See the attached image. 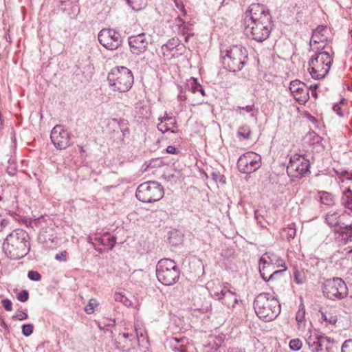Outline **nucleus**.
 Returning a JSON list of instances; mask_svg holds the SVG:
<instances>
[{
    "label": "nucleus",
    "mask_w": 352,
    "mask_h": 352,
    "mask_svg": "<svg viewBox=\"0 0 352 352\" xmlns=\"http://www.w3.org/2000/svg\"><path fill=\"white\" fill-rule=\"evenodd\" d=\"M30 236L22 229H16L4 240L3 249L11 259H19L26 256L30 250Z\"/></svg>",
    "instance_id": "1"
},
{
    "label": "nucleus",
    "mask_w": 352,
    "mask_h": 352,
    "mask_svg": "<svg viewBox=\"0 0 352 352\" xmlns=\"http://www.w3.org/2000/svg\"><path fill=\"white\" fill-rule=\"evenodd\" d=\"M254 309L258 317L266 322L274 320L280 313L279 301L269 293H261L254 299Z\"/></svg>",
    "instance_id": "2"
},
{
    "label": "nucleus",
    "mask_w": 352,
    "mask_h": 352,
    "mask_svg": "<svg viewBox=\"0 0 352 352\" xmlns=\"http://www.w3.org/2000/svg\"><path fill=\"white\" fill-rule=\"evenodd\" d=\"M107 80L114 91L124 93L128 91L133 84L132 72L124 66H117L108 74Z\"/></svg>",
    "instance_id": "3"
},
{
    "label": "nucleus",
    "mask_w": 352,
    "mask_h": 352,
    "mask_svg": "<svg viewBox=\"0 0 352 352\" xmlns=\"http://www.w3.org/2000/svg\"><path fill=\"white\" fill-rule=\"evenodd\" d=\"M221 54L223 67L232 72L241 71L248 58L247 50L241 45H233Z\"/></svg>",
    "instance_id": "4"
},
{
    "label": "nucleus",
    "mask_w": 352,
    "mask_h": 352,
    "mask_svg": "<svg viewBox=\"0 0 352 352\" xmlns=\"http://www.w3.org/2000/svg\"><path fill=\"white\" fill-rule=\"evenodd\" d=\"M180 271L173 260L163 258L156 265L158 280L165 285H173L179 280Z\"/></svg>",
    "instance_id": "5"
},
{
    "label": "nucleus",
    "mask_w": 352,
    "mask_h": 352,
    "mask_svg": "<svg viewBox=\"0 0 352 352\" xmlns=\"http://www.w3.org/2000/svg\"><path fill=\"white\" fill-rule=\"evenodd\" d=\"M333 58L329 53L320 51L309 60V70L312 78L321 79L329 73Z\"/></svg>",
    "instance_id": "6"
},
{
    "label": "nucleus",
    "mask_w": 352,
    "mask_h": 352,
    "mask_svg": "<svg viewBox=\"0 0 352 352\" xmlns=\"http://www.w3.org/2000/svg\"><path fill=\"white\" fill-rule=\"evenodd\" d=\"M135 196L142 202H155L163 197L164 189L158 182L149 181L138 186L135 192Z\"/></svg>",
    "instance_id": "7"
},
{
    "label": "nucleus",
    "mask_w": 352,
    "mask_h": 352,
    "mask_svg": "<svg viewBox=\"0 0 352 352\" xmlns=\"http://www.w3.org/2000/svg\"><path fill=\"white\" fill-rule=\"evenodd\" d=\"M272 21L261 22H245V33L249 37L257 42L266 40L272 30Z\"/></svg>",
    "instance_id": "8"
},
{
    "label": "nucleus",
    "mask_w": 352,
    "mask_h": 352,
    "mask_svg": "<svg viewBox=\"0 0 352 352\" xmlns=\"http://www.w3.org/2000/svg\"><path fill=\"white\" fill-rule=\"evenodd\" d=\"M322 289L324 295L330 300L342 299L348 294L346 283L338 277L326 280Z\"/></svg>",
    "instance_id": "9"
},
{
    "label": "nucleus",
    "mask_w": 352,
    "mask_h": 352,
    "mask_svg": "<svg viewBox=\"0 0 352 352\" xmlns=\"http://www.w3.org/2000/svg\"><path fill=\"white\" fill-rule=\"evenodd\" d=\"M310 162L303 155L294 154L290 157L287 167L289 177L301 178L310 174Z\"/></svg>",
    "instance_id": "10"
},
{
    "label": "nucleus",
    "mask_w": 352,
    "mask_h": 352,
    "mask_svg": "<svg viewBox=\"0 0 352 352\" xmlns=\"http://www.w3.org/2000/svg\"><path fill=\"white\" fill-rule=\"evenodd\" d=\"M261 164L260 155L254 152H247L238 159L237 168L242 173L250 174L258 170Z\"/></svg>",
    "instance_id": "11"
},
{
    "label": "nucleus",
    "mask_w": 352,
    "mask_h": 352,
    "mask_svg": "<svg viewBox=\"0 0 352 352\" xmlns=\"http://www.w3.org/2000/svg\"><path fill=\"white\" fill-rule=\"evenodd\" d=\"M99 43L109 50H117L122 44L120 34L113 29L104 28L98 34Z\"/></svg>",
    "instance_id": "12"
},
{
    "label": "nucleus",
    "mask_w": 352,
    "mask_h": 352,
    "mask_svg": "<svg viewBox=\"0 0 352 352\" xmlns=\"http://www.w3.org/2000/svg\"><path fill=\"white\" fill-rule=\"evenodd\" d=\"M50 138L54 146L60 150L67 148L71 144L69 133L61 125H56L52 129Z\"/></svg>",
    "instance_id": "13"
},
{
    "label": "nucleus",
    "mask_w": 352,
    "mask_h": 352,
    "mask_svg": "<svg viewBox=\"0 0 352 352\" xmlns=\"http://www.w3.org/2000/svg\"><path fill=\"white\" fill-rule=\"evenodd\" d=\"M294 99L300 104H305L309 99V91L307 86L299 80H292L289 87Z\"/></svg>",
    "instance_id": "14"
},
{
    "label": "nucleus",
    "mask_w": 352,
    "mask_h": 352,
    "mask_svg": "<svg viewBox=\"0 0 352 352\" xmlns=\"http://www.w3.org/2000/svg\"><path fill=\"white\" fill-rule=\"evenodd\" d=\"M128 44L132 54L140 55L144 53L148 44L146 36L144 33L132 35L128 38Z\"/></svg>",
    "instance_id": "15"
},
{
    "label": "nucleus",
    "mask_w": 352,
    "mask_h": 352,
    "mask_svg": "<svg viewBox=\"0 0 352 352\" xmlns=\"http://www.w3.org/2000/svg\"><path fill=\"white\" fill-rule=\"evenodd\" d=\"M310 335L306 338V342L311 351V352H320L322 351V342L324 340L327 339L324 335L320 334L319 332L314 331H310Z\"/></svg>",
    "instance_id": "16"
},
{
    "label": "nucleus",
    "mask_w": 352,
    "mask_h": 352,
    "mask_svg": "<svg viewBox=\"0 0 352 352\" xmlns=\"http://www.w3.org/2000/svg\"><path fill=\"white\" fill-rule=\"evenodd\" d=\"M263 265L267 268L280 267L285 265V261L276 254L270 252H265L259 259V265Z\"/></svg>",
    "instance_id": "17"
},
{
    "label": "nucleus",
    "mask_w": 352,
    "mask_h": 352,
    "mask_svg": "<svg viewBox=\"0 0 352 352\" xmlns=\"http://www.w3.org/2000/svg\"><path fill=\"white\" fill-rule=\"evenodd\" d=\"M214 295L228 307H234L238 302L236 294L231 290H221L220 292H215Z\"/></svg>",
    "instance_id": "18"
},
{
    "label": "nucleus",
    "mask_w": 352,
    "mask_h": 352,
    "mask_svg": "<svg viewBox=\"0 0 352 352\" xmlns=\"http://www.w3.org/2000/svg\"><path fill=\"white\" fill-rule=\"evenodd\" d=\"M158 120L160 122L157 124V127L162 133H164L167 131H170L175 133L177 132V130L172 129L177 124V122L174 118L168 116L167 113H165L164 116L159 118Z\"/></svg>",
    "instance_id": "19"
},
{
    "label": "nucleus",
    "mask_w": 352,
    "mask_h": 352,
    "mask_svg": "<svg viewBox=\"0 0 352 352\" xmlns=\"http://www.w3.org/2000/svg\"><path fill=\"white\" fill-rule=\"evenodd\" d=\"M327 31L326 28L323 26H318L313 32V34L310 39V45L312 46L314 44H319L318 50H322L324 47L323 43L327 41V36L324 34V32Z\"/></svg>",
    "instance_id": "20"
},
{
    "label": "nucleus",
    "mask_w": 352,
    "mask_h": 352,
    "mask_svg": "<svg viewBox=\"0 0 352 352\" xmlns=\"http://www.w3.org/2000/svg\"><path fill=\"white\" fill-rule=\"evenodd\" d=\"M334 232L339 234L344 244L352 243V223L340 226L334 229Z\"/></svg>",
    "instance_id": "21"
},
{
    "label": "nucleus",
    "mask_w": 352,
    "mask_h": 352,
    "mask_svg": "<svg viewBox=\"0 0 352 352\" xmlns=\"http://www.w3.org/2000/svg\"><path fill=\"white\" fill-rule=\"evenodd\" d=\"M340 203L345 209L352 212V190L350 188H347L342 192Z\"/></svg>",
    "instance_id": "22"
},
{
    "label": "nucleus",
    "mask_w": 352,
    "mask_h": 352,
    "mask_svg": "<svg viewBox=\"0 0 352 352\" xmlns=\"http://www.w3.org/2000/svg\"><path fill=\"white\" fill-rule=\"evenodd\" d=\"M264 18L266 19L267 21H272L271 16L267 10L263 13L255 12V14H252L251 16L247 15L244 21L245 22H263Z\"/></svg>",
    "instance_id": "23"
},
{
    "label": "nucleus",
    "mask_w": 352,
    "mask_h": 352,
    "mask_svg": "<svg viewBox=\"0 0 352 352\" xmlns=\"http://www.w3.org/2000/svg\"><path fill=\"white\" fill-rule=\"evenodd\" d=\"M325 221L327 223L331 226H338V228L340 225H339L340 221V216L336 212H329L326 215Z\"/></svg>",
    "instance_id": "24"
},
{
    "label": "nucleus",
    "mask_w": 352,
    "mask_h": 352,
    "mask_svg": "<svg viewBox=\"0 0 352 352\" xmlns=\"http://www.w3.org/2000/svg\"><path fill=\"white\" fill-rule=\"evenodd\" d=\"M188 86L190 91L195 94L197 92H200L202 96H205V91L203 89L202 86L197 82V78H191L189 80Z\"/></svg>",
    "instance_id": "25"
},
{
    "label": "nucleus",
    "mask_w": 352,
    "mask_h": 352,
    "mask_svg": "<svg viewBox=\"0 0 352 352\" xmlns=\"http://www.w3.org/2000/svg\"><path fill=\"white\" fill-rule=\"evenodd\" d=\"M320 202L326 206H330L334 204V197L331 193L327 191L319 192Z\"/></svg>",
    "instance_id": "26"
},
{
    "label": "nucleus",
    "mask_w": 352,
    "mask_h": 352,
    "mask_svg": "<svg viewBox=\"0 0 352 352\" xmlns=\"http://www.w3.org/2000/svg\"><path fill=\"white\" fill-rule=\"evenodd\" d=\"M128 5L135 11L141 10L146 6L147 0H126Z\"/></svg>",
    "instance_id": "27"
},
{
    "label": "nucleus",
    "mask_w": 352,
    "mask_h": 352,
    "mask_svg": "<svg viewBox=\"0 0 352 352\" xmlns=\"http://www.w3.org/2000/svg\"><path fill=\"white\" fill-rule=\"evenodd\" d=\"M265 10H267L263 5H261L259 3L252 4L250 6V8L248 10L249 13H250V14L248 16H251L252 14H255V12L263 13Z\"/></svg>",
    "instance_id": "28"
},
{
    "label": "nucleus",
    "mask_w": 352,
    "mask_h": 352,
    "mask_svg": "<svg viewBox=\"0 0 352 352\" xmlns=\"http://www.w3.org/2000/svg\"><path fill=\"white\" fill-rule=\"evenodd\" d=\"M251 134V130L250 128L247 126H242L239 127L237 135L240 138H243V139H248Z\"/></svg>",
    "instance_id": "29"
},
{
    "label": "nucleus",
    "mask_w": 352,
    "mask_h": 352,
    "mask_svg": "<svg viewBox=\"0 0 352 352\" xmlns=\"http://www.w3.org/2000/svg\"><path fill=\"white\" fill-rule=\"evenodd\" d=\"M179 45V40L176 38H173L168 40V41L166 44L163 45L162 48V49L165 48L166 50L170 51V50H173L174 48H175L176 47H177Z\"/></svg>",
    "instance_id": "30"
},
{
    "label": "nucleus",
    "mask_w": 352,
    "mask_h": 352,
    "mask_svg": "<svg viewBox=\"0 0 352 352\" xmlns=\"http://www.w3.org/2000/svg\"><path fill=\"white\" fill-rule=\"evenodd\" d=\"M305 317V308L303 302L299 305L298 311L296 314V320L298 323L302 322Z\"/></svg>",
    "instance_id": "31"
},
{
    "label": "nucleus",
    "mask_w": 352,
    "mask_h": 352,
    "mask_svg": "<svg viewBox=\"0 0 352 352\" xmlns=\"http://www.w3.org/2000/svg\"><path fill=\"white\" fill-rule=\"evenodd\" d=\"M113 298L116 301L120 302L125 306H129L131 304V302L121 293H116Z\"/></svg>",
    "instance_id": "32"
},
{
    "label": "nucleus",
    "mask_w": 352,
    "mask_h": 352,
    "mask_svg": "<svg viewBox=\"0 0 352 352\" xmlns=\"http://www.w3.org/2000/svg\"><path fill=\"white\" fill-rule=\"evenodd\" d=\"M294 279L298 285H302L305 281L304 273L295 270L294 272Z\"/></svg>",
    "instance_id": "33"
},
{
    "label": "nucleus",
    "mask_w": 352,
    "mask_h": 352,
    "mask_svg": "<svg viewBox=\"0 0 352 352\" xmlns=\"http://www.w3.org/2000/svg\"><path fill=\"white\" fill-rule=\"evenodd\" d=\"M289 348L293 351H299L302 347V342L298 338L292 339L289 342Z\"/></svg>",
    "instance_id": "34"
},
{
    "label": "nucleus",
    "mask_w": 352,
    "mask_h": 352,
    "mask_svg": "<svg viewBox=\"0 0 352 352\" xmlns=\"http://www.w3.org/2000/svg\"><path fill=\"white\" fill-rule=\"evenodd\" d=\"M281 267H283V269L274 271L268 277V280H274L279 276H283V274L286 272L287 268L285 265Z\"/></svg>",
    "instance_id": "35"
},
{
    "label": "nucleus",
    "mask_w": 352,
    "mask_h": 352,
    "mask_svg": "<svg viewBox=\"0 0 352 352\" xmlns=\"http://www.w3.org/2000/svg\"><path fill=\"white\" fill-rule=\"evenodd\" d=\"M33 324H26L22 326V333L24 336L28 337L33 332Z\"/></svg>",
    "instance_id": "36"
},
{
    "label": "nucleus",
    "mask_w": 352,
    "mask_h": 352,
    "mask_svg": "<svg viewBox=\"0 0 352 352\" xmlns=\"http://www.w3.org/2000/svg\"><path fill=\"white\" fill-rule=\"evenodd\" d=\"M116 243V239L115 236H110L109 235H107V237H106V239L104 241V244L103 245L108 246L109 250H111L113 248Z\"/></svg>",
    "instance_id": "37"
},
{
    "label": "nucleus",
    "mask_w": 352,
    "mask_h": 352,
    "mask_svg": "<svg viewBox=\"0 0 352 352\" xmlns=\"http://www.w3.org/2000/svg\"><path fill=\"white\" fill-rule=\"evenodd\" d=\"M17 299L22 302H25L26 301H28V298H29V292L28 290L26 289H23L22 290L21 292H19L18 294H17V296H16Z\"/></svg>",
    "instance_id": "38"
},
{
    "label": "nucleus",
    "mask_w": 352,
    "mask_h": 352,
    "mask_svg": "<svg viewBox=\"0 0 352 352\" xmlns=\"http://www.w3.org/2000/svg\"><path fill=\"white\" fill-rule=\"evenodd\" d=\"M28 277L30 280H34V281H38L41 279V275L37 271H34V270H31V271L28 272Z\"/></svg>",
    "instance_id": "39"
},
{
    "label": "nucleus",
    "mask_w": 352,
    "mask_h": 352,
    "mask_svg": "<svg viewBox=\"0 0 352 352\" xmlns=\"http://www.w3.org/2000/svg\"><path fill=\"white\" fill-rule=\"evenodd\" d=\"M341 352H352V340H347L343 343Z\"/></svg>",
    "instance_id": "40"
},
{
    "label": "nucleus",
    "mask_w": 352,
    "mask_h": 352,
    "mask_svg": "<svg viewBox=\"0 0 352 352\" xmlns=\"http://www.w3.org/2000/svg\"><path fill=\"white\" fill-rule=\"evenodd\" d=\"M95 305L96 301L94 299H91L85 308V312L88 314H92L94 310Z\"/></svg>",
    "instance_id": "41"
},
{
    "label": "nucleus",
    "mask_w": 352,
    "mask_h": 352,
    "mask_svg": "<svg viewBox=\"0 0 352 352\" xmlns=\"http://www.w3.org/2000/svg\"><path fill=\"white\" fill-rule=\"evenodd\" d=\"M1 304L6 311H12V303L10 300L6 298L1 300Z\"/></svg>",
    "instance_id": "42"
},
{
    "label": "nucleus",
    "mask_w": 352,
    "mask_h": 352,
    "mask_svg": "<svg viewBox=\"0 0 352 352\" xmlns=\"http://www.w3.org/2000/svg\"><path fill=\"white\" fill-rule=\"evenodd\" d=\"M68 253L66 251H62L61 252L56 254L55 259L59 261H65L67 258Z\"/></svg>",
    "instance_id": "43"
},
{
    "label": "nucleus",
    "mask_w": 352,
    "mask_h": 352,
    "mask_svg": "<svg viewBox=\"0 0 352 352\" xmlns=\"http://www.w3.org/2000/svg\"><path fill=\"white\" fill-rule=\"evenodd\" d=\"M322 318L324 320L328 322L329 324H335L337 322V316H331L329 318H327L326 315L322 314Z\"/></svg>",
    "instance_id": "44"
},
{
    "label": "nucleus",
    "mask_w": 352,
    "mask_h": 352,
    "mask_svg": "<svg viewBox=\"0 0 352 352\" xmlns=\"http://www.w3.org/2000/svg\"><path fill=\"white\" fill-rule=\"evenodd\" d=\"M296 229L294 228H293L292 226H289L287 228V235L288 239H294L296 236Z\"/></svg>",
    "instance_id": "45"
},
{
    "label": "nucleus",
    "mask_w": 352,
    "mask_h": 352,
    "mask_svg": "<svg viewBox=\"0 0 352 352\" xmlns=\"http://www.w3.org/2000/svg\"><path fill=\"white\" fill-rule=\"evenodd\" d=\"M28 317V314L25 311H20L16 316H14L13 319H17L19 320H23L27 319Z\"/></svg>",
    "instance_id": "46"
},
{
    "label": "nucleus",
    "mask_w": 352,
    "mask_h": 352,
    "mask_svg": "<svg viewBox=\"0 0 352 352\" xmlns=\"http://www.w3.org/2000/svg\"><path fill=\"white\" fill-rule=\"evenodd\" d=\"M333 110L334 112H336L337 113V115H338L340 117H343L344 116V113L342 112V109H341V107H340V105L338 104H335L333 106Z\"/></svg>",
    "instance_id": "47"
},
{
    "label": "nucleus",
    "mask_w": 352,
    "mask_h": 352,
    "mask_svg": "<svg viewBox=\"0 0 352 352\" xmlns=\"http://www.w3.org/2000/svg\"><path fill=\"white\" fill-rule=\"evenodd\" d=\"M267 269V267L265 266H261L259 265V272H260V274H261V278H263V280H264L265 281H269L270 280H268V278H267V276H265V270Z\"/></svg>",
    "instance_id": "48"
},
{
    "label": "nucleus",
    "mask_w": 352,
    "mask_h": 352,
    "mask_svg": "<svg viewBox=\"0 0 352 352\" xmlns=\"http://www.w3.org/2000/svg\"><path fill=\"white\" fill-rule=\"evenodd\" d=\"M237 108L240 110H244L247 113H252L254 110V105L252 104L245 107H238Z\"/></svg>",
    "instance_id": "49"
},
{
    "label": "nucleus",
    "mask_w": 352,
    "mask_h": 352,
    "mask_svg": "<svg viewBox=\"0 0 352 352\" xmlns=\"http://www.w3.org/2000/svg\"><path fill=\"white\" fill-rule=\"evenodd\" d=\"M166 152L170 154H177L179 151L174 146H168L166 148Z\"/></svg>",
    "instance_id": "50"
},
{
    "label": "nucleus",
    "mask_w": 352,
    "mask_h": 352,
    "mask_svg": "<svg viewBox=\"0 0 352 352\" xmlns=\"http://www.w3.org/2000/svg\"><path fill=\"white\" fill-rule=\"evenodd\" d=\"M8 221L6 219L0 218V232L8 226Z\"/></svg>",
    "instance_id": "51"
},
{
    "label": "nucleus",
    "mask_w": 352,
    "mask_h": 352,
    "mask_svg": "<svg viewBox=\"0 0 352 352\" xmlns=\"http://www.w3.org/2000/svg\"><path fill=\"white\" fill-rule=\"evenodd\" d=\"M342 175L346 179L352 180V172L349 173L346 170H344L342 173Z\"/></svg>",
    "instance_id": "52"
},
{
    "label": "nucleus",
    "mask_w": 352,
    "mask_h": 352,
    "mask_svg": "<svg viewBox=\"0 0 352 352\" xmlns=\"http://www.w3.org/2000/svg\"><path fill=\"white\" fill-rule=\"evenodd\" d=\"M106 237L107 235L104 236H96L94 238V240L98 241L101 245H103L104 244Z\"/></svg>",
    "instance_id": "53"
},
{
    "label": "nucleus",
    "mask_w": 352,
    "mask_h": 352,
    "mask_svg": "<svg viewBox=\"0 0 352 352\" xmlns=\"http://www.w3.org/2000/svg\"><path fill=\"white\" fill-rule=\"evenodd\" d=\"M189 30H190V25L189 24H186L185 23V21H182V29L181 30L182 33L184 34H185V31H188Z\"/></svg>",
    "instance_id": "54"
},
{
    "label": "nucleus",
    "mask_w": 352,
    "mask_h": 352,
    "mask_svg": "<svg viewBox=\"0 0 352 352\" xmlns=\"http://www.w3.org/2000/svg\"><path fill=\"white\" fill-rule=\"evenodd\" d=\"M91 240H92V239H91V236H89V237H88V239H87V241H88V243H90V244L92 245V247H93V248H94L96 251H98L99 253H102V249H98V248H96L95 247V244H94V242H92V241H91Z\"/></svg>",
    "instance_id": "55"
},
{
    "label": "nucleus",
    "mask_w": 352,
    "mask_h": 352,
    "mask_svg": "<svg viewBox=\"0 0 352 352\" xmlns=\"http://www.w3.org/2000/svg\"><path fill=\"white\" fill-rule=\"evenodd\" d=\"M135 331H136V336H137V338L139 340L140 338H144V333L142 332H139L136 328V327L135 326Z\"/></svg>",
    "instance_id": "56"
},
{
    "label": "nucleus",
    "mask_w": 352,
    "mask_h": 352,
    "mask_svg": "<svg viewBox=\"0 0 352 352\" xmlns=\"http://www.w3.org/2000/svg\"><path fill=\"white\" fill-rule=\"evenodd\" d=\"M230 285L228 283H226L225 284H223V288L221 290H230Z\"/></svg>",
    "instance_id": "57"
},
{
    "label": "nucleus",
    "mask_w": 352,
    "mask_h": 352,
    "mask_svg": "<svg viewBox=\"0 0 352 352\" xmlns=\"http://www.w3.org/2000/svg\"><path fill=\"white\" fill-rule=\"evenodd\" d=\"M133 335L131 333H123V337L124 338H126V339H130L131 337H132Z\"/></svg>",
    "instance_id": "58"
},
{
    "label": "nucleus",
    "mask_w": 352,
    "mask_h": 352,
    "mask_svg": "<svg viewBox=\"0 0 352 352\" xmlns=\"http://www.w3.org/2000/svg\"><path fill=\"white\" fill-rule=\"evenodd\" d=\"M255 218H256V219L257 220L258 223H259L262 227H264V226H263V225L261 223V221H259V220H258V212H257V211H256V212H255Z\"/></svg>",
    "instance_id": "59"
},
{
    "label": "nucleus",
    "mask_w": 352,
    "mask_h": 352,
    "mask_svg": "<svg viewBox=\"0 0 352 352\" xmlns=\"http://www.w3.org/2000/svg\"><path fill=\"white\" fill-rule=\"evenodd\" d=\"M42 238L44 239L45 241H46V237L45 236V234L43 232H40V234H39V239L41 240Z\"/></svg>",
    "instance_id": "60"
},
{
    "label": "nucleus",
    "mask_w": 352,
    "mask_h": 352,
    "mask_svg": "<svg viewBox=\"0 0 352 352\" xmlns=\"http://www.w3.org/2000/svg\"><path fill=\"white\" fill-rule=\"evenodd\" d=\"M212 178H213L215 181H217V178H218V177H219L218 174H217V173H214V172L212 173Z\"/></svg>",
    "instance_id": "61"
},
{
    "label": "nucleus",
    "mask_w": 352,
    "mask_h": 352,
    "mask_svg": "<svg viewBox=\"0 0 352 352\" xmlns=\"http://www.w3.org/2000/svg\"><path fill=\"white\" fill-rule=\"evenodd\" d=\"M311 96H312L313 97H314L315 98H317V97H318V94H317V92H316V90H312V91H311Z\"/></svg>",
    "instance_id": "62"
},
{
    "label": "nucleus",
    "mask_w": 352,
    "mask_h": 352,
    "mask_svg": "<svg viewBox=\"0 0 352 352\" xmlns=\"http://www.w3.org/2000/svg\"><path fill=\"white\" fill-rule=\"evenodd\" d=\"M177 23H182V21H184L181 17L178 16L176 19Z\"/></svg>",
    "instance_id": "63"
},
{
    "label": "nucleus",
    "mask_w": 352,
    "mask_h": 352,
    "mask_svg": "<svg viewBox=\"0 0 352 352\" xmlns=\"http://www.w3.org/2000/svg\"><path fill=\"white\" fill-rule=\"evenodd\" d=\"M178 352H189L188 349H182L178 351Z\"/></svg>",
    "instance_id": "64"
}]
</instances>
